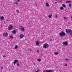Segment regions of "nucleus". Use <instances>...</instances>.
Here are the masks:
<instances>
[{
  "label": "nucleus",
  "instance_id": "nucleus-1",
  "mask_svg": "<svg viewBox=\"0 0 72 72\" xmlns=\"http://www.w3.org/2000/svg\"><path fill=\"white\" fill-rule=\"evenodd\" d=\"M43 48H44V49H47V48L49 47V45L47 44H45L43 46Z\"/></svg>",
  "mask_w": 72,
  "mask_h": 72
},
{
  "label": "nucleus",
  "instance_id": "nucleus-2",
  "mask_svg": "<svg viewBox=\"0 0 72 72\" xmlns=\"http://www.w3.org/2000/svg\"><path fill=\"white\" fill-rule=\"evenodd\" d=\"M59 35L60 36H66V33L63 32H61L60 33Z\"/></svg>",
  "mask_w": 72,
  "mask_h": 72
},
{
  "label": "nucleus",
  "instance_id": "nucleus-3",
  "mask_svg": "<svg viewBox=\"0 0 72 72\" xmlns=\"http://www.w3.org/2000/svg\"><path fill=\"white\" fill-rule=\"evenodd\" d=\"M66 32L67 34H68V33H71L72 32V30L71 29H66Z\"/></svg>",
  "mask_w": 72,
  "mask_h": 72
},
{
  "label": "nucleus",
  "instance_id": "nucleus-4",
  "mask_svg": "<svg viewBox=\"0 0 72 72\" xmlns=\"http://www.w3.org/2000/svg\"><path fill=\"white\" fill-rule=\"evenodd\" d=\"M14 28V26L12 25H10L9 26L8 29L9 30H11L12 29H13Z\"/></svg>",
  "mask_w": 72,
  "mask_h": 72
},
{
  "label": "nucleus",
  "instance_id": "nucleus-5",
  "mask_svg": "<svg viewBox=\"0 0 72 72\" xmlns=\"http://www.w3.org/2000/svg\"><path fill=\"white\" fill-rule=\"evenodd\" d=\"M63 45H66V46H67V45H68V42H63Z\"/></svg>",
  "mask_w": 72,
  "mask_h": 72
},
{
  "label": "nucleus",
  "instance_id": "nucleus-6",
  "mask_svg": "<svg viewBox=\"0 0 72 72\" xmlns=\"http://www.w3.org/2000/svg\"><path fill=\"white\" fill-rule=\"evenodd\" d=\"M3 35L4 37H7L8 35V34L7 33H4L3 34Z\"/></svg>",
  "mask_w": 72,
  "mask_h": 72
},
{
  "label": "nucleus",
  "instance_id": "nucleus-7",
  "mask_svg": "<svg viewBox=\"0 0 72 72\" xmlns=\"http://www.w3.org/2000/svg\"><path fill=\"white\" fill-rule=\"evenodd\" d=\"M19 37L20 38H23V37H24V35H23L21 34L20 35Z\"/></svg>",
  "mask_w": 72,
  "mask_h": 72
},
{
  "label": "nucleus",
  "instance_id": "nucleus-8",
  "mask_svg": "<svg viewBox=\"0 0 72 72\" xmlns=\"http://www.w3.org/2000/svg\"><path fill=\"white\" fill-rule=\"evenodd\" d=\"M17 62H18V60H15V61L14 62V65H15V63H17Z\"/></svg>",
  "mask_w": 72,
  "mask_h": 72
},
{
  "label": "nucleus",
  "instance_id": "nucleus-9",
  "mask_svg": "<svg viewBox=\"0 0 72 72\" xmlns=\"http://www.w3.org/2000/svg\"><path fill=\"white\" fill-rule=\"evenodd\" d=\"M36 45L37 46H39V42H38V41L36 42Z\"/></svg>",
  "mask_w": 72,
  "mask_h": 72
},
{
  "label": "nucleus",
  "instance_id": "nucleus-10",
  "mask_svg": "<svg viewBox=\"0 0 72 72\" xmlns=\"http://www.w3.org/2000/svg\"><path fill=\"white\" fill-rule=\"evenodd\" d=\"M0 18L2 21H3V20H4V17L1 16L0 17Z\"/></svg>",
  "mask_w": 72,
  "mask_h": 72
},
{
  "label": "nucleus",
  "instance_id": "nucleus-11",
  "mask_svg": "<svg viewBox=\"0 0 72 72\" xmlns=\"http://www.w3.org/2000/svg\"><path fill=\"white\" fill-rule=\"evenodd\" d=\"M46 6L48 7L49 6V4L48 3L46 2Z\"/></svg>",
  "mask_w": 72,
  "mask_h": 72
},
{
  "label": "nucleus",
  "instance_id": "nucleus-12",
  "mask_svg": "<svg viewBox=\"0 0 72 72\" xmlns=\"http://www.w3.org/2000/svg\"><path fill=\"white\" fill-rule=\"evenodd\" d=\"M44 72H51V71L50 70H45L44 71Z\"/></svg>",
  "mask_w": 72,
  "mask_h": 72
},
{
  "label": "nucleus",
  "instance_id": "nucleus-13",
  "mask_svg": "<svg viewBox=\"0 0 72 72\" xmlns=\"http://www.w3.org/2000/svg\"><path fill=\"white\" fill-rule=\"evenodd\" d=\"M16 33V32L15 31V30H13L12 32V33L13 34H14V33Z\"/></svg>",
  "mask_w": 72,
  "mask_h": 72
},
{
  "label": "nucleus",
  "instance_id": "nucleus-14",
  "mask_svg": "<svg viewBox=\"0 0 72 72\" xmlns=\"http://www.w3.org/2000/svg\"><path fill=\"white\" fill-rule=\"evenodd\" d=\"M52 16V14H51L50 15H49L48 17L49 18H50L51 17V16Z\"/></svg>",
  "mask_w": 72,
  "mask_h": 72
},
{
  "label": "nucleus",
  "instance_id": "nucleus-15",
  "mask_svg": "<svg viewBox=\"0 0 72 72\" xmlns=\"http://www.w3.org/2000/svg\"><path fill=\"white\" fill-rule=\"evenodd\" d=\"M62 6H63V7H64V8H66V6H65V4H62Z\"/></svg>",
  "mask_w": 72,
  "mask_h": 72
},
{
  "label": "nucleus",
  "instance_id": "nucleus-16",
  "mask_svg": "<svg viewBox=\"0 0 72 72\" xmlns=\"http://www.w3.org/2000/svg\"><path fill=\"white\" fill-rule=\"evenodd\" d=\"M71 5H72V4H71V3L69 4V7H71Z\"/></svg>",
  "mask_w": 72,
  "mask_h": 72
},
{
  "label": "nucleus",
  "instance_id": "nucleus-17",
  "mask_svg": "<svg viewBox=\"0 0 72 72\" xmlns=\"http://www.w3.org/2000/svg\"><path fill=\"white\" fill-rule=\"evenodd\" d=\"M71 3V1H66L67 3Z\"/></svg>",
  "mask_w": 72,
  "mask_h": 72
},
{
  "label": "nucleus",
  "instance_id": "nucleus-18",
  "mask_svg": "<svg viewBox=\"0 0 72 72\" xmlns=\"http://www.w3.org/2000/svg\"><path fill=\"white\" fill-rule=\"evenodd\" d=\"M21 30V31H23L24 30V28H22Z\"/></svg>",
  "mask_w": 72,
  "mask_h": 72
},
{
  "label": "nucleus",
  "instance_id": "nucleus-19",
  "mask_svg": "<svg viewBox=\"0 0 72 72\" xmlns=\"http://www.w3.org/2000/svg\"><path fill=\"white\" fill-rule=\"evenodd\" d=\"M38 60V62H41V59H39Z\"/></svg>",
  "mask_w": 72,
  "mask_h": 72
},
{
  "label": "nucleus",
  "instance_id": "nucleus-20",
  "mask_svg": "<svg viewBox=\"0 0 72 72\" xmlns=\"http://www.w3.org/2000/svg\"><path fill=\"white\" fill-rule=\"evenodd\" d=\"M55 55H58V53L57 52H56L55 53Z\"/></svg>",
  "mask_w": 72,
  "mask_h": 72
},
{
  "label": "nucleus",
  "instance_id": "nucleus-21",
  "mask_svg": "<svg viewBox=\"0 0 72 72\" xmlns=\"http://www.w3.org/2000/svg\"><path fill=\"white\" fill-rule=\"evenodd\" d=\"M17 47H17V46H15V49H17Z\"/></svg>",
  "mask_w": 72,
  "mask_h": 72
},
{
  "label": "nucleus",
  "instance_id": "nucleus-22",
  "mask_svg": "<svg viewBox=\"0 0 72 72\" xmlns=\"http://www.w3.org/2000/svg\"><path fill=\"white\" fill-rule=\"evenodd\" d=\"M60 9L61 10H63V7H61L60 8Z\"/></svg>",
  "mask_w": 72,
  "mask_h": 72
},
{
  "label": "nucleus",
  "instance_id": "nucleus-23",
  "mask_svg": "<svg viewBox=\"0 0 72 72\" xmlns=\"http://www.w3.org/2000/svg\"><path fill=\"white\" fill-rule=\"evenodd\" d=\"M10 39H13V37L12 36H10Z\"/></svg>",
  "mask_w": 72,
  "mask_h": 72
},
{
  "label": "nucleus",
  "instance_id": "nucleus-24",
  "mask_svg": "<svg viewBox=\"0 0 72 72\" xmlns=\"http://www.w3.org/2000/svg\"><path fill=\"white\" fill-rule=\"evenodd\" d=\"M72 32L71 33V34H70L69 35L70 36H72Z\"/></svg>",
  "mask_w": 72,
  "mask_h": 72
},
{
  "label": "nucleus",
  "instance_id": "nucleus-25",
  "mask_svg": "<svg viewBox=\"0 0 72 72\" xmlns=\"http://www.w3.org/2000/svg\"><path fill=\"white\" fill-rule=\"evenodd\" d=\"M17 66H19V64H17Z\"/></svg>",
  "mask_w": 72,
  "mask_h": 72
},
{
  "label": "nucleus",
  "instance_id": "nucleus-26",
  "mask_svg": "<svg viewBox=\"0 0 72 72\" xmlns=\"http://www.w3.org/2000/svg\"><path fill=\"white\" fill-rule=\"evenodd\" d=\"M15 4H18V3L17 2H15Z\"/></svg>",
  "mask_w": 72,
  "mask_h": 72
},
{
  "label": "nucleus",
  "instance_id": "nucleus-27",
  "mask_svg": "<svg viewBox=\"0 0 72 72\" xmlns=\"http://www.w3.org/2000/svg\"><path fill=\"white\" fill-rule=\"evenodd\" d=\"M17 13H19V10H17L16 11Z\"/></svg>",
  "mask_w": 72,
  "mask_h": 72
},
{
  "label": "nucleus",
  "instance_id": "nucleus-28",
  "mask_svg": "<svg viewBox=\"0 0 72 72\" xmlns=\"http://www.w3.org/2000/svg\"><path fill=\"white\" fill-rule=\"evenodd\" d=\"M3 58H5V57H6V56L5 55H3Z\"/></svg>",
  "mask_w": 72,
  "mask_h": 72
},
{
  "label": "nucleus",
  "instance_id": "nucleus-29",
  "mask_svg": "<svg viewBox=\"0 0 72 72\" xmlns=\"http://www.w3.org/2000/svg\"><path fill=\"white\" fill-rule=\"evenodd\" d=\"M33 64H34V65H36V63H34Z\"/></svg>",
  "mask_w": 72,
  "mask_h": 72
},
{
  "label": "nucleus",
  "instance_id": "nucleus-30",
  "mask_svg": "<svg viewBox=\"0 0 72 72\" xmlns=\"http://www.w3.org/2000/svg\"><path fill=\"white\" fill-rule=\"evenodd\" d=\"M65 60H68V58H66V59H65Z\"/></svg>",
  "mask_w": 72,
  "mask_h": 72
},
{
  "label": "nucleus",
  "instance_id": "nucleus-31",
  "mask_svg": "<svg viewBox=\"0 0 72 72\" xmlns=\"http://www.w3.org/2000/svg\"><path fill=\"white\" fill-rule=\"evenodd\" d=\"M67 66V64H66L65 65V66Z\"/></svg>",
  "mask_w": 72,
  "mask_h": 72
},
{
  "label": "nucleus",
  "instance_id": "nucleus-32",
  "mask_svg": "<svg viewBox=\"0 0 72 72\" xmlns=\"http://www.w3.org/2000/svg\"><path fill=\"white\" fill-rule=\"evenodd\" d=\"M20 0H17V1L18 2H19V1H20Z\"/></svg>",
  "mask_w": 72,
  "mask_h": 72
},
{
  "label": "nucleus",
  "instance_id": "nucleus-33",
  "mask_svg": "<svg viewBox=\"0 0 72 72\" xmlns=\"http://www.w3.org/2000/svg\"><path fill=\"white\" fill-rule=\"evenodd\" d=\"M55 4H57V2H55Z\"/></svg>",
  "mask_w": 72,
  "mask_h": 72
},
{
  "label": "nucleus",
  "instance_id": "nucleus-34",
  "mask_svg": "<svg viewBox=\"0 0 72 72\" xmlns=\"http://www.w3.org/2000/svg\"><path fill=\"white\" fill-rule=\"evenodd\" d=\"M66 18V17H64V19H65Z\"/></svg>",
  "mask_w": 72,
  "mask_h": 72
},
{
  "label": "nucleus",
  "instance_id": "nucleus-35",
  "mask_svg": "<svg viewBox=\"0 0 72 72\" xmlns=\"http://www.w3.org/2000/svg\"><path fill=\"white\" fill-rule=\"evenodd\" d=\"M1 68L2 69H3V67H2Z\"/></svg>",
  "mask_w": 72,
  "mask_h": 72
},
{
  "label": "nucleus",
  "instance_id": "nucleus-36",
  "mask_svg": "<svg viewBox=\"0 0 72 72\" xmlns=\"http://www.w3.org/2000/svg\"><path fill=\"white\" fill-rule=\"evenodd\" d=\"M52 39H50V41H51V40Z\"/></svg>",
  "mask_w": 72,
  "mask_h": 72
},
{
  "label": "nucleus",
  "instance_id": "nucleus-37",
  "mask_svg": "<svg viewBox=\"0 0 72 72\" xmlns=\"http://www.w3.org/2000/svg\"><path fill=\"white\" fill-rule=\"evenodd\" d=\"M55 17L56 18H57V16H56Z\"/></svg>",
  "mask_w": 72,
  "mask_h": 72
},
{
  "label": "nucleus",
  "instance_id": "nucleus-38",
  "mask_svg": "<svg viewBox=\"0 0 72 72\" xmlns=\"http://www.w3.org/2000/svg\"><path fill=\"white\" fill-rule=\"evenodd\" d=\"M8 21V20H7L6 21V22H7V21Z\"/></svg>",
  "mask_w": 72,
  "mask_h": 72
},
{
  "label": "nucleus",
  "instance_id": "nucleus-39",
  "mask_svg": "<svg viewBox=\"0 0 72 72\" xmlns=\"http://www.w3.org/2000/svg\"><path fill=\"white\" fill-rule=\"evenodd\" d=\"M35 72H39L37 71H36Z\"/></svg>",
  "mask_w": 72,
  "mask_h": 72
},
{
  "label": "nucleus",
  "instance_id": "nucleus-40",
  "mask_svg": "<svg viewBox=\"0 0 72 72\" xmlns=\"http://www.w3.org/2000/svg\"><path fill=\"white\" fill-rule=\"evenodd\" d=\"M37 52H38V53L39 52V51H37Z\"/></svg>",
  "mask_w": 72,
  "mask_h": 72
},
{
  "label": "nucleus",
  "instance_id": "nucleus-41",
  "mask_svg": "<svg viewBox=\"0 0 72 72\" xmlns=\"http://www.w3.org/2000/svg\"><path fill=\"white\" fill-rule=\"evenodd\" d=\"M1 27H3V25H2Z\"/></svg>",
  "mask_w": 72,
  "mask_h": 72
},
{
  "label": "nucleus",
  "instance_id": "nucleus-42",
  "mask_svg": "<svg viewBox=\"0 0 72 72\" xmlns=\"http://www.w3.org/2000/svg\"><path fill=\"white\" fill-rule=\"evenodd\" d=\"M71 19H72V17H71Z\"/></svg>",
  "mask_w": 72,
  "mask_h": 72
},
{
  "label": "nucleus",
  "instance_id": "nucleus-43",
  "mask_svg": "<svg viewBox=\"0 0 72 72\" xmlns=\"http://www.w3.org/2000/svg\"><path fill=\"white\" fill-rule=\"evenodd\" d=\"M58 0V1L59 0Z\"/></svg>",
  "mask_w": 72,
  "mask_h": 72
}]
</instances>
